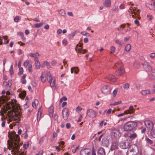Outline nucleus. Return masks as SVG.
Segmentation results:
<instances>
[{
    "instance_id": "obj_1",
    "label": "nucleus",
    "mask_w": 155,
    "mask_h": 155,
    "mask_svg": "<svg viewBox=\"0 0 155 155\" xmlns=\"http://www.w3.org/2000/svg\"><path fill=\"white\" fill-rule=\"evenodd\" d=\"M20 141V139L18 135L14 136L11 141L8 140V148L9 150H10L11 149H12L11 152L12 154L18 155L20 147V145L19 144Z\"/></svg>"
},
{
    "instance_id": "obj_2",
    "label": "nucleus",
    "mask_w": 155,
    "mask_h": 155,
    "mask_svg": "<svg viewBox=\"0 0 155 155\" xmlns=\"http://www.w3.org/2000/svg\"><path fill=\"white\" fill-rule=\"evenodd\" d=\"M137 126V123L135 121H128L124 126V129L125 131H130L134 129Z\"/></svg>"
},
{
    "instance_id": "obj_3",
    "label": "nucleus",
    "mask_w": 155,
    "mask_h": 155,
    "mask_svg": "<svg viewBox=\"0 0 155 155\" xmlns=\"http://www.w3.org/2000/svg\"><path fill=\"white\" fill-rule=\"evenodd\" d=\"M142 61V64L143 68L145 70L147 71H150L152 70V68L144 58L141 59Z\"/></svg>"
},
{
    "instance_id": "obj_4",
    "label": "nucleus",
    "mask_w": 155,
    "mask_h": 155,
    "mask_svg": "<svg viewBox=\"0 0 155 155\" xmlns=\"http://www.w3.org/2000/svg\"><path fill=\"white\" fill-rule=\"evenodd\" d=\"M130 143L127 140L121 141L119 144V146L122 148L126 149L129 146Z\"/></svg>"
},
{
    "instance_id": "obj_5",
    "label": "nucleus",
    "mask_w": 155,
    "mask_h": 155,
    "mask_svg": "<svg viewBox=\"0 0 155 155\" xmlns=\"http://www.w3.org/2000/svg\"><path fill=\"white\" fill-rule=\"evenodd\" d=\"M102 93L104 94H108L111 92V89L107 85L103 86L101 89Z\"/></svg>"
},
{
    "instance_id": "obj_6",
    "label": "nucleus",
    "mask_w": 155,
    "mask_h": 155,
    "mask_svg": "<svg viewBox=\"0 0 155 155\" xmlns=\"http://www.w3.org/2000/svg\"><path fill=\"white\" fill-rule=\"evenodd\" d=\"M7 111V110H1L0 111V115L4 117V114H6L7 115H8L9 117V119L7 120V123L8 124H9L10 122H12L13 121V120L11 118V116L9 115V114L10 113V111H9L8 113L7 114H6Z\"/></svg>"
},
{
    "instance_id": "obj_7",
    "label": "nucleus",
    "mask_w": 155,
    "mask_h": 155,
    "mask_svg": "<svg viewBox=\"0 0 155 155\" xmlns=\"http://www.w3.org/2000/svg\"><path fill=\"white\" fill-rule=\"evenodd\" d=\"M69 111L68 108H64L62 110V114L65 120L68 119L69 115Z\"/></svg>"
},
{
    "instance_id": "obj_8",
    "label": "nucleus",
    "mask_w": 155,
    "mask_h": 155,
    "mask_svg": "<svg viewBox=\"0 0 155 155\" xmlns=\"http://www.w3.org/2000/svg\"><path fill=\"white\" fill-rule=\"evenodd\" d=\"M86 114L87 116L92 118H95L96 116L95 111L92 109L87 110Z\"/></svg>"
},
{
    "instance_id": "obj_9",
    "label": "nucleus",
    "mask_w": 155,
    "mask_h": 155,
    "mask_svg": "<svg viewBox=\"0 0 155 155\" xmlns=\"http://www.w3.org/2000/svg\"><path fill=\"white\" fill-rule=\"evenodd\" d=\"M80 155H91V151L88 149H83L81 151Z\"/></svg>"
},
{
    "instance_id": "obj_10",
    "label": "nucleus",
    "mask_w": 155,
    "mask_h": 155,
    "mask_svg": "<svg viewBox=\"0 0 155 155\" xmlns=\"http://www.w3.org/2000/svg\"><path fill=\"white\" fill-rule=\"evenodd\" d=\"M144 124L147 127L150 129H153V122L149 120H146L144 121Z\"/></svg>"
},
{
    "instance_id": "obj_11",
    "label": "nucleus",
    "mask_w": 155,
    "mask_h": 155,
    "mask_svg": "<svg viewBox=\"0 0 155 155\" xmlns=\"http://www.w3.org/2000/svg\"><path fill=\"white\" fill-rule=\"evenodd\" d=\"M8 40L7 39L6 36H0V45L6 44L8 43Z\"/></svg>"
},
{
    "instance_id": "obj_12",
    "label": "nucleus",
    "mask_w": 155,
    "mask_h": 155,
    "mask_svg": "<svg viewBox=\"0 0 155 155\" xmlns=\"http://www.w3.org/2000/svg\"><path fill=\"white\" fill-rule=\"evenodd\" d=\"M11 117L13 121L14 120L18 122V121L19 120L20 117L18 114H13L11 116Z\"/></svg>"
},
{
    "instance_id": "obj_13",
    "label": "nucleus",
    "mask_w": 155,
    "mask_h": 155,
    "mask_svg": "<svg viewBox=\"0 0 155 155\" xmlns=\"http://www.w3.org/2000/svg\"><path fill=\"white\" fill-rule=\"evenodd\" d=\"M47 73L45 74L44 73H42L41 76V80L42 82L45 83L47 80Z\"/></svg>"
},
{
    "instance_id": "obj_14",
    "label": "nucleus",
    "mask_w": 155,
    "mask_h": 155,
    "mask_svg": "<svg viewBox=\"0 0 155 155\" xmlns=\"http://www.w3.org/2000/svg\"><path fill=\"white\" fill-rule=\"evenodd\" d=\"M124 71L122 68H120L116 71V74L117 76H120L123 74Z\"/></svg>"
},
{
    "instance_id": "obj_15",
    "label": "nucleus",
    "mask_w": 155,
    "mask_h": 155,
    "mask_svg": "<svg viewBox=\"0 0 155 155\" xmlns=\"http://www.w3.org/2000/svg\"><path fill=\"white\" fill-rule=\"evenodd\" d=\"M113 134L114 136L116 138H119L120 137L121 134L119 131L116 130H113Z\"/></svg>"
},
{
    "instance_id": "obj_16",
    "label": "nucleus",
    "mask_w": 155,
    "mask_h": 155,
    "mask_svg": "<svg viewBox=\"0 0 155 155\" xmlns=\"http://www.w3.org/2000/svg\"><path fill=\"white\" fill-rule=\"evenodd\" d=\"M118 143L116 142H113L111 146L110 150H113L115 149H117L118 148Z\"/></svg>"
},
{
    "instance_id": "obj_17",
    "label": "nucleus",
    "mask_w": 155,
    "mask_h": 155,
    "mask_svg": "<svg viewBox=\"0 0 155 155\" xmlns=\"http://www.w3.org/2000/svg\"><path fill=\"white\" fill-rule=\"evenodd\" d=\"M137 135L136 133L132 132L130 133L129 137L131 139L133 140L137 137Z\"/></svg>"
},
{
    "instance_id": "obj_18",
    "label": "nucleus",
    "mask_w": 155,
    "mask_h": 155,
    "mask_svg": "<svg viewBox=\"0 0 155 155\" xmlns=\"http://www.w3.org/2000/svg\"><path fill=\"white\" fill-rule=\"evenodd\" d=\"M98 155H105L104 149L103 148H100L98 150Z\"/></svg>"
},
{
    "instance_id": "obj_19",
    "label": "nucleus",
    "mask_w": 155,
    "mask_h": 155,
    "mask_svg": "<svg viewBox=\"0 0 155 155\" xmlns=\"http://www.w3.org/2000/svg\"><path fill=\"white\" fill-rule=\"evenodd\" d=\"M108 80L110 81L114 82L116 80V78L115 76L112 74H109L107 77Z\"/></svg>"
},
{
    "instance_id": "obj_20",
    "label": "nucleus",
    "mask_w": 155,
    "mask_h": 155,
    "mask_svg": "<svg viewBox=\"0 0 155 155\" xmlns=\"http://www.w3.org/2000/svg\"><path fill=\"white\" fill-rule=\"evenodd\" d=\"M126 111L127 113L128 114H131L134 112L135 110L133 106H131L130 107L128 110Z\"/></svg>"
},
{
    "instance_id": "obj_21",
    "label": "nucleus",
    "mask_w": 155,
    "mask_h": 155,
    "mask_svg": "<svg viewBox=\"0 0 155 155\" xmlns=\"http://www.w3.org/2000/svg\"><path fill=\"white\" fill-rule=\"evenodd\" d=\"M42 111V109L41 107H40L38 110L37 113V119L38 121L40 120L41 118V113Z\"/></svg>"
},
{
    "instance_id": "obj_22",
    "label": "nucleus",
    "mask_w": 155,
    "mask_h": 155,
    "mask_svg": "<svg viewBox=\"0 0 155 155\" xmlns=\"http://www.w3.org/2000/svg\"><path fill=\"white\" fill-rule=\"evenodd\" d=\"M8 100V97L6 96L3 95L0 97V103L6 102Z\"/></svg>"
},
{
    "instance_id": "obj_23",
    "label": "nucleus",
    "mask_w": 155,
    "mask_h": 155,
    "mask_svg": "<svg viewBox=\"0 0 155 155\" xmlns=\"http://www.w3.org/2000/svg\"><path fill=\"white\" fill-rule=\"evenodd\" d=\"M108 140L105 137L103 138L102 140V144L104 146L107 145L108 143Z\"/></svg>"
},
{
    "instance_id": "obj_24",
    "label": "nucleus",
    "mask_w": 155,
    "mask_h": 155,
    "mask_svg": "<svg viewBox=\"0 0 155 155\" xmlns=\"http://www.w3.org/2000/svg\"><path fill=\"white\" fill-rule=\"evenodd\" d=\"M47 76L48 77L47 78V80L48 81L49 83L51 82H52V78L51 74L49 72H47Z\"/></svg>"
},
{
    "instance_id": "obj_25",
    "label": "nucleus",
    "mask_w": 155,
    "mask_h": 155,
    "mask_svg": "<svg viewBox=\"0 0 155 155\" xmlns=\"http://www.w3.org/2000/svg\"><path fill=\"white\" fill-rule=\"evenodd\" d=\"M79 71V70L78 68L76 67H73L71 68V73H73L74 72L75 73L77 74L78 73Z\"/></svg>"
},
{
    "instance_id": "obj_26",
    "label": "nucleus",
    "mask_w": 155,
    "mask_h": 155,
    "mask_svg": "<svg viewBox=\"0 0 155 155\" xmlns=\"http://www.w3.org/2000/svg\"><path fill=\"white\" fill-rule=\"evenodd\" d=\"M111 5V2L110 0H106L104 3V6L106 7H110Z\"/></svg>"
},
{
    "instance_id": "obj_27",
    "label": "nucleus",
    "mask_w": 155,
    "mask_h": 155,
    "mask_svg": "<svg viewBox=\"0 0 155 155\" xmlns=\"http://www.w3.org/2000/svg\"><path fill=\"white\" fill-rule=\"evenodd\" d=\"M140 93L143 95L150 94V91L149 90H143L141 91Z\"/></svg>"
},
{
    "instance_id": "obj_28",
    "label": "nucleus",
    "mask_w": 155,
    "mask_h": 155,
    "mask_svg": "<svg viewBox=\"0 0 155 155\" xmlns=\"http://www.w3.org/2000/svg\"><path fill=\"white\" fill-rule=\"evenodd\" d=\"M48 111L50 117H52L53 114V107L52 106L50 107Z\"/></svg>"
},
{
    "instance_id": "obj_29",
    "label": "nucleus",
    "mask_w": 155,
    "mask_h": 155,
    "mask_svg": "<svg viewBox=\"0 0 155 155\" xmlns=\"http://www.w3.org/2000/svg\"><path fill=\"white\" fill-rule=\"evenodd\" d=\"M140 11V10H137V11H136V9L134 10V9H130L129 11V13L130 12L131 14L134 13L135 15H138V12Z\"/></svg>"
},
{
    "instance_id": "obj_30",
    "label": "nucleus",
    "mask_w": 155,
    "mask_h": 155,
    "mask_svg": "<svg viewBox=\"0 0 155 155\" xmlns=\"http://www.w3.org/2000/svg\"><path fill=\"white\" fill-rule=\"evenodd\" d=\"M12 81L11 80H9L7 82V84L5 85V88L6 89L10 88L12 86Z\"/></svg>"
},
{
    "instance_id": "obj_31",
    "label": "nucleus",
    "mask_w": 155,
    "mask_h": 155,
    "mask_svg": "<svg viewBox=\"0 0 155 155\" xmlns=\"http://www.w3.org/2000/svg\"><path fill=\"white\" fill-rule=\"evenodd\" d=\"M131 48V46L129 44H128L126 45L125 48V50L127 52H128Z\"/></svg>"
},
{
    "instance_id": "obj_32",
    "label": "nucleus",
    "mask_w": 155,
    "mask_h": 155,
    "mask_svg": "<svg viewBox=\"0 0 155 155\" xmlns=\"http://www.w3.org/2000/svg\"><path fill=\"white\" fill-rule=\"evenodd\" d=\"M7 118V117H2L1 118V120L2 121V122L1 124L2 127H4L5 126V124L6 123V122L4 120H5Z\"/></svg>"
},
{
    "instance_id": "obj_33",
    "label": "nucleus",
    "mask_w": 155,
    "mask_h": 155,
    "mask_svg": "<svg viewBox=\"0 0 155 155\" xmlns=\"http://www.w3.org/2000/svg\"><path fill=\"white\" fill-rule=\"evenodd\" d=\"M39 54L38 52L35 53H29L28 54V56H30L32 57H35L37 56H39Z\"/></svg>"
},
{
    "instance_id": "obj_34",
    "label": "nucleus",
    "mask_w": 155,
    "mask_h": 155,
    "mask_svg": "<svg viewBox=\"0 0 155 155\" xmlns=\"http://www.w3.org/2000/svg\"><path fill=\"white\" fill-rule=\"evenodd\" d=\"M115 42L116 44L119 45L120 46H122L124 44V43L123 41H120L119 40H116L115 41Z\"/></svg>"
},
{
    "instance_id": "obj_35",
    "label": "nucleus",
    "mask_w": 155,
    "mask_h": 155,
    "mask_svg": "<svg viewBox=\"0 0 155 155\" xmlns=\"http://www.w3.org/2000/svg\"><path fill=\"white\" fill-rule=\"evenodd\" d=\"M38 101L37 100V99L35 100L34 102H33L32 103V107L34 108H35L36 107V105H38Z\"/></svg>"
},
{
    "instance_id": "obj_36",
    "label": "nucleus",
    "mask_w": 155,
    "mask_h": 155,
    "mask_svg": "<svg viewBox=\"0 0 155 155\" xmlns=\"http://www.w3.org/2000/svg\"><path fill=\"white\" fill-rule=\"evenodd\" d=\"M133 67L134 68H138L140 67V65L137 62H134L133 63Z\"/></svg>"
},
{
    "instance_id": "obj_37",
    "label": "nucleus",
    "mask_w": 155,
    "mask_h": 155,
    "mask_svg": "<svg viewBox=\"0 0 155 155\" xmlns=\"http://www.w3.org/2000/svg\"><path fill=\"white\" fill-rule=\"evenodd\" d=\"M82 49V48H81V45H77L76 46V47L75 48V50L76 51L78 52Z\"/></svg>"
},
{
    "instance_id": "obj_38",
    "label": "nucleus",
    "mask_w": 155,
    "mask_h": 155,
    "mask_svg": "<svg viewBox=\"0 0 155 155\" xmlns=\"http://www.w3.org/2000/svg\"><path fill=\"white\" fill-rule=\"evenodd\" d=\"M130 84L128 83H126L123 85V87L125 90H127L129 87Z\"/></svg>"
},
{
    "instance_id": "obj_39",
    "label": "nucleus",
    "mask_w": 155,
    "mask_h": 155,
    "mask_svg": "<svg viewBox=\"0 0 155 155\" xmlns=\"http://www.w3.org/2000/svg\"><path fill=\"white\" fill-rule=\"evenodd\" d=\"M9 73L11 76H12L14 74L13 65H11L9 69Z\"/></svg>"
},
{
    "instance_id": "obj_40",
    "label": "nucleus",
    "mask_w": 155,
    "mask_h": 155,
    "mask_svg": "<svg viewBox=\"0 0 155 155\" xmlns=\"http://www.w3.org/2000/svg\"><path fill=\"white\" fill-rule=\"evenodd\" d=\"M43 25V23L42 22L36 24L34 25L35 27L36 28H38L41 26Z\"/></svg>"
},
{
    "instance_id": "obj_41",
    "label": "nucleus",
    "mask_w": 155,
    "mask_h": 155,
    "mask_svg": "<svg viewBox=\"0 0 155 155\" xmlns=\"http://www.w3.org/2000/svg\"><path fill=\"white\" fill-rule=\"evenodd\" d=\"M59 13L63 16H64L66 14L65 11L63 9H61L59 11Z\"/></svg>"
},
{
    "instance_id": "obj_42",
    "label": "nucleus",
    "mask_w": 155,
    "mask_h": 155,
    "mask_svg": "<svg viewBox=\"0 0 155 155\" xmlns=\"http://www.w3.org/2000/svg\"><path fill=\"white\" fill-rule=\"evenodd\" d=\"M115 65L119 69L121 68V67L122 66V64L121 63L117 62L115 63Z\"/></svg>"
},
{
    "instance_id": "obj_43",
    "label": "nucleus",
    "mask_w": 155,
    "mask_h": 155,
    "mask_svg": "<svg viewBox=\"0 0 155 155\" xmlns=\"http://www.w3.org/2000/svg\"><path fill=\"white\" fill-rule=\"evenodd\" d=\"M35 68L36 69H39L40 68V64L39 62H35Z\"/></svg>"
},
{
    "instance_id": "obj_44",
    "label": "nucleus",
    "mask_w": 155,
    "mask_h": 155,
    "mask_svg": "<svg viewBox=\"0 0 155 155\" xmlns=\"http://www.w3.org/2000/svg\"><path fill=\"white\" fill-rule=\"evenodd\" d=\"M149 78L150 80L153 81L155 80V76L152 74L149 75Z\"/></svg>"
},
{
    "instance_id": "obj_45",
    "label": "nucleus",
    "mask_w": 155,
    "mask_h": 155,
    "mask_svg": "<svg viewBox=\"0 0 155 155\" xmlns=\"http://www.w3.org/2000/svg\"><path fill=\"white\" fill-rule=\"evenodd\" d=\"M44 64L45 65H47V68H49L51 67L50 65V63L47 61H45L44 62Z\"/></svg>"
},
{
    "instance_id": "obj_46",
    "label": "nucleus",
    "mask_w": 155,
    "mask_h": 155,
    "mask_svg": "<svg viewBox=\"0 0 155 155\" xmlns=\"http://www.w3.org/2000/svg\"><path fill=\"white\" fill-rule=\"evenodd\" d=\"M146 142L147 143L150 144H152L153 143V142L152 140L149 139V138L147 137L146 139Z\"/></svg>"
},
{
    "instance_id": "obj_47",
    "label": "nucleus",
    "mask_w": 155,
    "mask_h": 155,
    "mask_svg": "<svg viewBox=\"0 0 155 155\" xmlns=\"http://www.w3.org/2000/svg\"><path fill=\"white\" fill-rule=\"evenodd\" d=\"M112 10L114 12H117L118 11V7L117 6H114L112 9Z\"/></svg>"
},
{
    "instance_id": "obj_48",
    "label": "nucleus",
    "mask_w": 155,
    "mask_h": 155,
    "mask_svg": "<svg viewBox=\"0 0 155 155\" xmlns=\"http://www.w3.org/2000/svg\"><path fill=\"white\" fill-rule=\"evenodd\" d=\"M118 90V88H116L113 91V94L114 97L116 95Z\"/></svg>"
},
{
    "instance_id": "obj_49",
    "label": "nucleus",
    "mask_w": 155,
    "mask_h": 155,
    "mask_svg": "<svg viewBox=\"0 0 155 155\" xmlns=\"http://www.w3.org/2000/svg\"><path fill=\"white\" fill-rule=\"evenodd\" d=\"M81 33L83 35L87 36H89L90 35V34L89 33H86L85 31H82Z\"/></svg>"
},
{
    "instance_id": "obj_50",
    "label": "nucleus",
    "mask_w": 155,
    "mask_h": 155,
    "mask_svg": "<svg viewBox=\"0 0 155 155\" xmlns=\"http://www.w3.org/2000/svg\"><path fill=\"white\" fill-rule=\"evenodd\" d=\"M110 49L111 51V53H113L114 52L115 49V48L114 46H111L110 47Z\"/></svg>"
},
{
    "instance_id": "obj_51",
    "label": "nucleus",
    "mask_w": 155,
    "mask_h": 155,
    "mask_svg": "<svg viewBox=\"0 0 155 155\" xmlns=\"http://www.w3.org/2000/svg\"><path fill=\"white\" fill-rule=\"evenodd\" d=\"M125 114H128L127 113V112L126 111H125L124 113H121L120 114H118L117 115V116L118 117H119L120 116H123L125 115Z\"/></svg>"
},
{
    "instance_id": "obj_52",
    "label": "nucleus",
    "mask_w": 155,
    "mask_h": 155,
    "mask_svg": "<svg viewBox=\"0 0 155 155\" xmlns=\"http://www.w3.org/2000/svg\"><path fill=\"white\" fill-rule=\"evenodd\" d=\"M19 72L18 73V75H21L22 74L23 72V70L22 68L20 67L19 68Z\"/></svg>"
},
{
    "instance_id": "obj_53",
    "label": "nucleus",
    "mask_w": 155,
    "mask_h": 155,
    "mask_svg": "<svg viewBox=\"0 0 155 155\" xmlns=\"http://www.w3.org/2000/svg\"><path fill=\"white\" fill-rule=\"evenodd\" d=\"M31 69H32V65L31 64H29L28 65V69L29 71V72H32V70Z\"/></svg>"
},
{
    "instance_id": "obj_54",
    "label": "nucleus",
    "mask_w": 155,
    "mask_h": 155,
    "mask_svg": "<svg viewBox=\"0 0 155 155\" xmlns=\"http://www.w3.org/2000/svg\"><path fill=\"white\" fill-rule=\"evenodd\" d=\"M49 83L50 84V86L51 87H54L55 84V80H54L53 81H52V82H50Z\"/></svg>"
},
{
    "instance_id": "obj_55",
    "label": "nucleus",
    "mask_w": 155,
    "mask_h": 155,
    "mask_svg": "<svg viewBox=\"0 0 155 155\" xmlns=\"http://www.w3.org/2000/svg\"><path fill=\"white\" fill-rule=\"evenodd\" d=\"M29 64V61H26L24 63V66L25 68H27V66H28V65Z\"/></svg>"
},
{
    "instance_id": "obj_56",
    "label": "nucleus",
    "mask_w": 155,
    "mask_h": 155,
    "mask_svg": "<svg viewBox=\"0 0 155 155\" xmlns=\"http://www.w3.org/2000/svg\"><path fill=\"white\" fill-rule=\"evenodd\" d=\"M76 31H75L71 33L69 35V37L70 38H72L76 34Z\"/></svg>"
},
{
    "instance_id": "obj_57",
    "label": "nucleus",
    "mask_w": 155,
    "mask_h": 155,
    "mask_svg": "<svg viewBox=\"0 0 155 155\" xmlns=\"http://www.w3.org/2000/svg\"><path fill=\"white\" fill-rule=\"evenodd\" d=\"M121 103V101H120L117 102H115L113 104H112V105H118Z\"/></svg>"
},
{
    "instance_id": "obj_58",
    "label": "nucleus",
    "mask_w": 155,
    "mask_h": 155,
    "mask_svg": "<svg viewBox=\"0 0 155 155\" xmlns=\"http://www.w3.org/2000/svg\"><path fill=\"white\" fill-rule=\"evenodd\" d=\"M19 17L18 16H16L14 18V21L15 22H18L19 21Z\"/></svg>"
},
{
    "instance_id": "obj_59",
    "label": "nucleus",
    "mask_w": 155,
    "mask_h": 155,
    "mask_svg": "<svg viewBox=\"0 0 155 155\" xmlns=\"http://www.w3.org/2000/svg\"><path fill=\"white\" fill-rule=\"evenodd\" d=\"M133 150H130L128 152V155H135V153H133Z\"/></svg>"
},
{
    "instance_id": "obj_60",
    "label": "nucleus",
    "mask_w": 155,
    "mask_h": 155,
    "mask_svg": "<svg viewBox=\"0 0 155 155\" xmlns=\"http://www.w3.org/2000/svg\"><path fill=\"white\" fill-rule=\"evenodd\" d=\"M20 97L21 98L24 97L26 95V93L25 92H24L23 93H21L19 94Z\"/></svg>"
},
{
    "instance_id": "obj_61",
    "label": "nucleus",
    "mask_w": 155,
    "mask_h": 155,
    "mask_svg": "<svg viewBox=\"0 0 155 155\" xmlns=\"http://www.w3.org/2000/svg\"><path fill=\"white\" fill-rule=\"evenodd\" d=\"M29 145V143L28 142L27 144H25L23 145V147L25 149H26L28 147Z\"/></svg>"
},
{
    "instance_id": "obj_62",
    "label": "nucleus",
    "mask_w": 155,
    "mask_h": 155,
    "mask_svg": "<svg viewBox=\"0 0 155 155\" xmlns=\"http://www.w3.org/2000/svg\"><path fill=\"white\" fill-rule=\"evenodd\" d=\"M150 56L151 58H154L155 57V53H152L150 54Z\"/></svg>"
},
{
    "instance_id": "obj_63",
    "label": "nucleus",
    "mask_w": 155,
    "mask_h": 155,
    "mask_svg": "<svg viewBox=\"0 0 155 155\" xmlns=\"http://www.w3.org/2000/svg\"><path fill=\"white\" fill-rule=\"evenodd\" d=\"M82 110V108L80 106H78L76 108V112H78L79 111H81Z\"/></svg>"
},
{
    "instance_id": "obj_64",
    "label": "nucleus",
    "mask_w": 155,
    "mask_h": 155,
    "mask_svg": "<svg viewBox=\"0 0 155 155\" xmlns=\"http://www.w3.org/2000/svg\"><path fill=\"white\" fill-rule=\"evenodd\" d=\"M43 153V150H41L39 152L37 153L36 155H42Z\"/></svg>"
}]
</instances>
